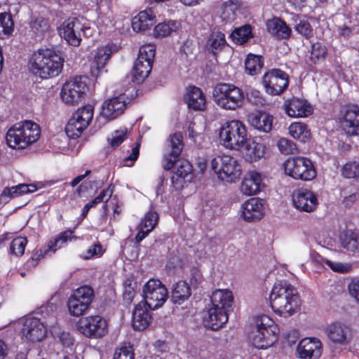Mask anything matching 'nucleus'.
Listing matches in <instances>:
<instances>
[{"mask_svg":"<svg viewBox=\"0 0 359 359\" xmlns=\"http://www.w3.org/2000/svg\"><path fill=\"white\" fill-rule=\"evenodd\" d=\"M270 303L276 313L287 318L297 311L300 306V299L294 287L287 281H280L272 288Z\"/></svg>","mask_w":359,"mask_h":359,"instance_id":"obj_1","label":"nucleus"},{"mask_svg":"<svg viewBox=\"0 0 359 359\" xmlns=\"http://www.w3.org/2000/svg\"><path fill=\"white\" fill-rule=\"evenodd\" d=\"M63 60L54 50L42 48L33 54L31 70L41 79L57 76L62 71Z\"/></svg>","mask_w":359,"mask_h":359,"instance_id":"obj_2","label":"nucleus"},{"mask_svg":"<svg viewBox=\"0 0 359 359\" xmlns=\"http://www.w3.org/2000/svg\"><path fill=\"white\" fill-rule=\"evenodd\" d=\"M39 126L32 121H25L14 124L6 135L7 144L13 149H23L36 142L40 137Z\"/></svg>","mask_w":359,"mask_h":359,"instance_id":"obj_3","label":"nucleus"},{"mask_svg":"<svg viewBox=\"0 0 359 359\" xmlns=\"http://www.w3.org/2000/svg\"><path fill=\"white\" fill-rule=\"evenodd\" d=\"M278 328L273 319L266 315L257 318L256 329L250 335V340L257 348H266L276 341Z\"/></svg>","mask_w":359,"mask_h":359,"instance_id":"obj_4","label":"nucleus"},{"mask_svg":"<svg viewBox=\"0 0 359 359\" xmlns=\"http://www.w3.org/2000/svg\"><path fill=\"white\" fill-rule=\"evenodd\" d=\"M248 138L245 125L240 121H227L219 129V139L226 149L240 151Z\"/></svg>","mask_w":359,"mask_h":359,"instance_id":"obj_5","label":"nucleus"},{"mask_svg":"<svg viewBox=\"0 0 359 359\" xmlns=\"http://www.w3.org/2000/svg\"><path fill=\"white\" fill-rule=\"evenodd\" d=\"M218 106L227 110H235L243 106L245 95L241 89L231 83H219L213 90Z\"/></svg>","mask_w":359,"mask_h":359,"instance_id":"obj_6","label":"nucleus"},{"mask_svg":"<svg viewBox=\"0 0 359 359\" xmlns=\"http://www.w3.org/2000/svg\"><path fill=\"white\" fill-rule=\"evenodd\" d=\"M211 165L219 179L226 182H235L241 174L238 161L231 156H218L212 160Z\"/></svg>","mask_w":359,"mask_h":359,"instance_id":"obj_7","label":"nucleus"},{"mask_svg":"<svg viewBox=\"0 0 359 359\" xmlns=\"http://www.w3.org/2000/svg\"><path fill=\"white\" fill-rule=\"evenodd\" d=\"M285 173L295 180H311L316 176L313 164L303 156L290 158L284 163Z\"/></svg>","mask_w":359,"mask_h":359,"instance_id":"obj_8","label":"nucleus"},{"mask_svg":"<svg viewBox=\"0 0 359 359\" xmlns=\"http://www.w3.org/2000/svg\"><path fill=\"white\" fill-rule=\"evenodd\" d=\"M144 301L149 309L155 310L161 307L168 299L165 286L158 279H149L143 286Z\"/></svg>","mask_w":359,"mask_h":359,"instance_id":"obj_9","label":"nucleus"},{"mask_svg":"<svg viewBox=\"0 0 359 359\" xmlns=\"http://www.w3.org/2000/svg\"><path fill=\"white\" fill-rule=\"evenodd\" d=\"M94 297V290L90 286L85 285L75 290L67 302L70 314L76 317L83 315L88 309Z\"/></svg>","mask_w":359,"mask_h":359,"instance_id":"obj_10","label":"nucleus"},{"mask_svg":"<svg viewBox=\"0 0 359 359\" xmlns=\"http://www.w3.org/2000/svg\"><path fill=\"white\" fill-rule=\"evenodd\" d=\"M78 330L88 338L99 339L108 332L107 320L99 315L81 318L77 324Z\"/></svg>","mask_w":359,"mask_h":359,"instance_id":"obj_11","label":"nucleus"},{"mask_svg":"<svg viewBox=\"0 0 359 359\" xmlns=\"http://www.w3.org/2000/svg\"><path fill=\"white\" fill-rule=\"evenodd\" d=\"M89 27H86L77 18L66 20L59 28V34L66 41L74 46H78L81 41V33L86 35Z\"/></svg>","mask_w":359,"mask_h":359,"instance_id":"obj_12","label":"nucleus"},{"mask_svg":"<svg viewBox=\"0 0 359 359\" xmlns=\"http://www.w3.org/2000/svg\"><path fill=\"white\" fill-rule=\"evenodd\" d=\"M88 87L81 77H75L67 81L62 86L60 95L67 104L79 103L86 95Z\"/></svg>","mask_w":359,"mask_h":359,"instance_id":"obj_13","label":"nucleus"},{"mask_svg":"<svg viewBox=\"0 0 359 359\" xmlns=\"http://www.w3.org/2000/svg\"><path fill=\"white\" fill-rule=\"evenodd\" d=\"M289 83L287 74L280 69H272L265 73L262 83L267 93L279 95L287 87Z\"/></svg>","mask_w":359,"mask_h":359,"instance_id":"obj_14","label":"nucleus"},{"mask_svg":"<svg viewBox=\"0 0 359 359\" xmlns=\"http://www.w3.org/2000/svg\"><path fill=\"white\" fill-rule=\"evenodd\" d=\"M340 127L348 135H359V107L356 105L345 106L340 110Z\"/></svg>","mask_w":359,"mask_h":359,"instance_id":"obj_15","label":"nucleus"},{"mask_svg":"<svg viewBox=\"0 0 359 359\" xmlns=\"http://www.w3.org/2000/svg\"><path fill=\"white\" fill-rule=\"evenodd\" d=\"M183 147V137L182 133H175L170 135L163 155V167L165 170H168L173 167L175 163L179 158Z\"/></svg>","mask_w":359,"mask_h":359,"instance_id":"obj_16","label":"nucleus"},{"mask_svg":"<svg viewBox=\"0 0 359 359\" xmlns=\"http://www.w3.org/2000/svg\"><path fill=\"white\" fill-rule=\"evenodd\" d=\"M46 327L39 318L27 317L23 320L21 333L22 337L31 341H40L46 335Z\"/></svg>","mask_w":359,"mask_h":359,"instance_id":"obj_17","label":"nucleus"},{"mask_svg":"<svg viewBox=\"0 0 359 359\" xmlns=\"http://www.w3.org/2000/svg\"><path fill=\"white\" fill-rule=\"evenodd\" d=\"M242 217L249 222L260 220L265 214L264 201L258 198H251L241 206Z\"/></svg>","mask_w":359,"mask_h":359,"instance_id":"obj_18","label":"nucleus"},{"mask_svg":"<svg viewBox=\"0 0 359 359\" xmlns=\"http://www.w3.org/2000/svg\"><path fill=\"white\" fill-rule=\"evenodd\" d=\"M292 197L294 206L299 210L311 212L317 207V198L309 190L298 189L294 191Z\"/></svg>","mask_w":359,"mask_h":359,"instance_id":"obj_19","label":"nucleus"},{"mask_svg":"<svg viewBox=\"0 0 359 359\" xmlns=\"http://www.w3.org/2000/svg\"><path fill=\"white\" fill-rule=\"evenodd\" d=\"M126 97L122 93L106 100L102 104V115L108 119H114L124 112Z\"/></svg>","mask_w":359,"mask_h":359,"instance_id":"obj_20","label":"nucleus"},{"mask_svg":"<svg viewBox=\"0 0 359 359\" xmlns=\"http://www.w3.org/2000/svg\"><path fill=\"white\" fill-rule=\"evenodd\" d=\"M297 352L302 359H318L322 353L321 342L316 338H304L299 341Z\"/></svg>","mask_w":359,"mask_h":359,"instance_id":"obj_21","label":"nucleus"},{"mask_svg":"<svg viewBox=\"0 0 359 359\" xmlns=\"http://www.w3.org/2000/svg\"><path fill=\"white\" fill-rule=\"evenodd\" d=\"M285 113L292 118L307 117L313 112L311 104L304 99L292 97L284 104Z\"/></svg>","mask_w":359,"mask_h":359,"instance_id":"obj_22","label":"nucleus"},{"mask_svg":"<svg viewBox=\"0 0 359 359\" xmlns=\"http://www.w3.org/2000/svg\"><path fill=\"white\" fill-rule=\"evenodd\" d=\"M229 313L212 306L203 316V323L207 327L217 330L228 321Z\"/></svg>","mask_w":359,"mask_h":359,"instance_id":"obj_23","label":"nucleus"},{"mask_svg":"<svg viewBox=\"0 0 359 359\" xmlns=\"http://www.w3.org/2000/svg\"><path fill=\"white\" fill-rule=\"evenodd\" d=\"M148 309V306L142 302L135 306L132 318V325L134 330H144L149 325L151 322V316Z\"/></svg>","mask_w":359,"mask_h":359,"instance_id":"obj_24","label":"nucleus"},{"mask_svg":"<svg viewBox=\"0 0 359 359\" xmlns=\"http://www.w3.org/2000/svg\"><path fill=\"white\" fill-rule=\"evenodd\" d=\"M175 163H177V168L171 177V181L176 189H180L186 181L189 182L191 180L192 166L186 160H177Z\"/></svg>","mask_w":359,"mask_h":359,"instance_id":"obj_25","label":"nucleus"},{"mask_svg":"<svg viewBox=\"0 0 359 359\" xmlns=\"http://www.w3.org/2000/svg\"><path fill=\"white\" fill-rule=\"evenodd\" d=\"M262 184L261 174L255 170L250 171L242 182L241 191L246 196L255 195L260 191Z\"/></svg>","mask_w":359,"mask_h":359,"instance_id":"obj_26","label":"nucleus"},{"mask_svg":"<svg viewBox=\"0 0 359 359\" xmlns=\"http://www.w3.org/2000/svg\"><path fill=\"white\" fill-rule=\"evenodd\" d=\"M233 296L229 290H216L211 295L212 306L218 307L226 313L233 309Z\"/></svg>","mask_w":359,"mask_h":359,"instance_id":"obj_27","label":"nucleus"},{"mask_svg":"<svg viewBox=\"0 0 359 359\" xmlns=\"http://www.w3.org/2000/svg\"><path fill=\"white\" fill-rule=\"evenodd\" d=\"M158 217L156 212H148L138 225V233L135 236L137 243H140L155 228Z\"/></svg>","mask_w":359,"mask_h":359,"instance_id":"obj_28","label":"nucleus"},{"mask_svg":"<svg viewBox=\"0 0 359 359\" xmlns=\"http://www.w3.org/2000/svg\"><path fill=\"white\" fill-rule=\"evenodd\" d=\"M267 31L278 39H287L290 36L291 29L285 21L273 18L266 22Z\"/></svg>","mask_w":359,"mask_h":359,"instance_id":"obj_29","label":"nucleus"},{"mask_svg":"<svg viewBox=\"0 0 359 359\" xmlns=\"http://www.w3.org/2000/svg\"><path fill=\"white\" fill-rule=\"evenodd\" d=\"M36 190V187L33 184H20L12 187H5L0 195V203H6L11 198H15L22 194L32 193Z\"/></svg>","mask_w":359,"mask_h":359,"instance_id":"obj_30","label":"nucleus"},{"mask_svg":"<svg viewBox=\"0 0 359 359\" xmlns=\"http://www.w3.org/2000/svg\"><path fill=\"white\" fill-rule=\"evenodd\" d=\"M187 99L188 107L196 111L204 110L206 106V99L199 88L190 86L187 90Z\"/></svg>","mask_w":359,"mask_h":359,"instance_id":"obj_31","label":"nucleus"},{"mask_svg":"<svg viewBox=\"0 0 359 359\" xmlns=\"http://www.w3.org/2000/svg\"><path fill=\"white\" fill-rule=\"evenodd\" d=\"M191 288L186 281L176 283L172 289L171 301L175 304L181 305L191 297Z\"/></svg>","mask_w":359,"mask_h":359,"instance_id":"obj_32","label":"nucleus"},{"mask_svg":"<svg viewBox=\"0 0 359 359\" xmlns=\"http://www.w3.org/2000/svg\"><path fill=\"white\" fill-rule=\"evenodd\" d=\"M240 151L243 153L248 161H253L264 156V146L261 143L247 138L246 143L244 144L243 147Z\"/></svg>","mask_w":359,"mask_h":359,"instance_id":"obj_33","label":"nucleus"},{"mask_svg":"<svg viewBox=\"0 0 359 359\" xmlns=\"http://www.w3.org/2000/svg\"><path fill=\"white\" fill-rule=\"evenodd\" d=\"M226 45L224 34L217 28L212 29L207 43L206 48L214 55L221 51Z\"/></svg>","mask_w":359,"mask_h":359,"instance_id":"obj_34","label":"nucleus"},{"mask_svg":"<svg viewBox=\"0 0 359 359\" xmlns=\"http://www.w3.org/2000/svg\"><path fill=\"white\" fill-rule=\"evenodd\" d=\"M155 23L154 17L147 11L139 13L132 21V27L135 32H144L150 28Z\"/></svg>","mask_w":359,"mask_h":359,"instance_id":"obj_35","label":"nucleus"},{"mask_svg":"<svg viewBox=\"0 0 359 359\" xmlns=\"http://www.w3.org/2000/svg\"><path fill=\"white\" fill-rule=\"evenodd\" d=\"M249 121L255 128L264 133H269L273 126V117L266 113L253 114L250 116Z\"/></svg>","mask_w":359,"mask_h":359,"instance_id":"obj_36","label":"nucleus"},{"mask_svg":"<svg viewBox=\"0 0 359 359\" xmlns=\"http://www.w3.org/2000/svg\"><path fill=\"white\" fill-rule=\"evenodd\" d=\"M151 68L152 63L137 57L133 69V81L142 83L149 76Z\"/></svg>","mask_w":359,"mask_h":359,"instance_id":"obj_37","label":"nucleus"},{"mask_svg":"<svg viewBox=\"0 0 359 359\" xmlns=\"http://www.w3.org/2000/svg\"><path fill=\"white\" fill-rule=\"evenodd\" d=\"M290 135L295 140L306 142L311 139V131L307 125L301 122L292 123L288 128Z\"/></svg>","mask_w":359,"mask_h":359,"instance_id":"obj_38","label":"nucleus"},{"mask_svg":"<svg viewBox=\"0 0 359 359\" xmlns=\"http://www.w3.org/2000/svg\"><path fill=\"white\" fill-rule=\"evenodd\" d=\"M342 247L348 251L359 253V236L354 232L346 231L340 234Z\"/></svg>","mask_w":359,"mask_h":359,"instance_id":"obj_39","label":"nucleus"},{"mask_svg":"<svg viewBox=\"0 0 359 359\" xmlns=\"http://www.w3.org/2000/svg\"><path fill=\"white\" fill-rule=\"evenodd\" d=\"M238 8L239 4L237 1L230 0L224 3L220 8V18L225 22L234 20L236 15V11H238Z\"/></svg>","mask_w":359,"mask_h":359,"instance_id":"obj_40","label":"nucleus"},{"mask_svg":"<svg viewBox=\"0 0 359 359\" xmlns=\"http://www.w3.org/2000/svg\"><path fill=\"white\" fill-rule=\"evenodd\" d=\"M263 64L262 56L249 54L245 62V71L250 75H256L260 72Z\"/></svg>","mask_w":359,"mask_h":359,"instance_id":"obj_41","label":"nucleus"},{"mask_svg":"<svg viewBox=\"0 0 359 359\" xmlns=\"http://www.w3.org/2000/svg\"><path fill=\"white\" fill-rule=\"evenodd\" d=\"M30 32L35 36H42L49 29V25L43 17H32L29 21Z\"/></svg>","mask_w":359,"mask_h":359,"instance_id":"obj_42","label":"nucleus"},{"mask_svg":"<svg viewBox=\"0 0 359 359\" xmlns=\"http://www.w3.org/2000/svg\"><path fill=\"white\" fill-rule=\"evenodd\" d=\"M88 126H83V121L74 116L69 121L66 126L67 135L72 138H76L81 135L83 130Z\"/></svg>","mask_w":359,"mask_h":359,"instance_id":"obj_43","label":"nucleus"},{"mask_svg":"<svg viewBox=\"0 0 359 359\" xmlns=\"http://www.w3.org/2000/svg\"><path fill=\"white\" fill-rule=\"evenodd\" d=\"M14 29V22L10 13H0V39L11 34Z\"/></svg>","mask_w":359,"mask_h":359,"instance_id":"obj_44","label":"nucleus"},{"mask_svg":"<svg viewBox=\"0 0 359 359\" xmlns=\"http://www.w3.org/2000/svg\"><path fill=\"white\" fill-rule=\"evenodd\" d=\"M112 51L109 46L99 48L95 55L93 67L100 70L104 67L107 61L110 58Z\"/></svg>","mask_w":359,"mask_h":359,"instance_id":"obj_45","label":"nucleus"},{"mask_svg":"<svg viewBox=\"0 0 359 359\" xmlns=\"http://www.w3.org/2000/svg\"><path fill=\"white\" fill-rule=\"evenodd\" d=\"M178 28L176 21L169 20L157 25L154 30V35L156 37H165Z\"/></svg>","mask_w":359,"mask_h":359,"instance_id":"obj_46","label":"nucleus"},{"mask_svg":"<svg viewBox=\"0 0 359 359\" xmlns=\"http://www.w3.org/2000/svg\"><path fill=\"white\" fill-rule=\"evenodd\" d=\"M231 36L236 43L243 44L252 37V27L249 25H245L235 29Z\"/></svg>","mask_w":359,"mask_h":359,"instance_id":"obj_47","label":"nucleus"},{"mask_svg":"<svg viewBox=\"0 0 359 359\" xmlns=\"http://www.w3.org/2000/svg\"><path fill=\"white\" fill-rule=\"evenodd\" d=\"M112 194V190L109 188L107 189H104L101 191V193L95 197L93 200L88 202L83 208L82 216L83 217H86L88 213V211L90 208L95 206L96 204L103 202L104 200L107 201L110 196Z\"/></svg>","mask_w":359,"mask_h":359,"instance_id":"obj_48","label":"nucleus"},{"mask_svg":"<svg viewBox=\"0 0 359 359\" xmlns=\"http://www.w3.org/2000/svg\"><path fill=\"white\" fill-rule=\"evenodd\" d=\"M72 231H66L62 232L53 241H50L48 243V250L55 252L57 249L62 247V245L66 243L68 241L71 240Z\"/></svg>","mask_w":359,"mask_h":359,"instance_id":"obj_49","label":"nucleus"},{"mask_svg":"<svg viewBox=\"0 0 359 359\" xmlns=\"http://www.w3.org/2000/svg\"><path fill=\"white\" fill-rule=\"evenodd\" d=\"M93 107L88 104L79 109L74 114V116H76L77 117V119L82 121L83 126H88L93 119Z\"/></svg>","mask_w":359,"mask_h":359,"instance_id":"obj_50","label":"nucleus"},{"mask_svg":"<svg viewBox=\"0 0 359 359\" xmlns=\"http://www.w3.org/2000/svg\"><path fill=\"white\" fill-rule=\"evenodd\" d=\"M342 175L348 179L359 178V163L356 161L346 163L341 169Z\"/></svg>","mask_w":359,"mask_h":359,"instance_id":"obj_51","label":"nucleus"},{"mask_svg":"<svg viewBox=\"0 0 359 359\" xmlns=\"http://www.w3.org/2000/svg\"><path fill=\"white\" fill-rule=\"evenodd\" d=\"M133 346L124 344L116 348L113 359H134Z\"/></svg>","mask_w":359,"mask_h":359,"instance_id":"obj_52","label":"nucleus"},{"mask_svg":"<svg viewBox=\"0 0 359 359\" xmlns=\"http://www.w3.org/2000/svg\"><path fill=\"white\" fill-rule=\"evenodd\" d=\"M27 241L26 238L18 237L12 241L10 245V253L15 256H21L24 254Z\"/></svg>","mask_w":359,"mask_h":359,"instance_id":"obj_53","label":"nucleus"},{"mask_svg":"<svg viewBox=\"0 0 359 359\" xmlns=\"http://www.w3.org/2000/svg\"><path fill=\"white\" fill-rule=\"evenodd\" d=\"M155 53L156 48L154 44H146L140 47L137 58L148 61L153 64Z\"/></svg>","mask_w":359,"mask_h":359,"instance_id":"obj_54","label":"nucleus"},{"mask_svg":"<svg viewBox=\"0 0 359 359\" xmlns=\"http://www.w3.org/2000/svg\"><path fill=\"white\" fill-rule=\"evenodd\" d=\"M352 329L348 325H341L338 327V344H348L353 337Z\"/></svg>","mask_w":359,"mask_h":359,"instance_id":"obj_55","label":"nucleus"},{"mask_svg":"<svg viewBox=\"0 0 359 359\" xmlns=\"http://www.w3.org/2000/svg\"><path fill=\"white\" fill-rule=\"evenodd\" d=\"M277 147L283 154H294L297 151L295 143L287 138L282 137L277 142Z\"/></svg>","mask_w":359,"mask_h":359,"instance_id":"obj_56","label":"nucleus"},{"mask_svg":"<svg viewBox=\"0 0 359 359\" xmlns=\"http://www.w3.org/2000/svg\"><path fill=\"white\" fill-rule=\"evenodd\" d=\"M326 55V48L320 43H315L312 45L311 50V60L313 63H317L323 60Z\"/></svg>","mask_w":359,"mask_h":359,"instance_id":"obj_57","label":"nucleus"},{"mask_svg":"<svg viewBox=\"0 0 359 359\" xmlns=\"http://www.w3.org/2000/svg\"><path fill=\"white\" fill-rule=\"evenodd\" d=\"M126 130H116L111 134L110 137L107 138L108 142L111 147L116 148L118 147L126 139Z\"/></svg>","mask_w":359,"mask_h":359,"instance_id":"obj_58","label":"nucleus"},{"mask_svg":"<svg viewBox=\"0 0 359 359\" xmlns=\"http://www.w3.org/2000/svg\"><path fill=\"white\" fill-rule=\"evenodd\" d=\"M295 30L301 35L309 39L313 36V29L310 23L306 20H300L294 27Z\"/></svg>","mask_w":359,"mask_h":359,"instance_id":"obj_59","label":"nucleus"},{"mask_svg":"<svg viewBox=\"0 0 359 359\" xmlns=\"http://www.w3.org/2000/svg\"><path fill=\"white\" fill-rule=\"evenodd\" d=\"M246 98L248 100L256 105H262L264 103V99L262 97L260 92L254 88H248L246 91Z\"/></svg>","mask_w":359,"mask_h":359,"instance_id":"obj_60","label":"nucleus"},{"mask_svg":"<svg viewBox=\"0 0 359 359\" xmlns=\"http://www.w3.org/2000/svg\"><path fill=\"white\" fill-rule=\"evenodd\" d=\"M104 252L102 246L100 244H94L89 247L86 254L81 255L84 259H89L94 257H101Z\"/></svg>","mask_w":359,"mask_h":359,"instance_id":"obj_61","label":"nucleus"},{"mask_svg":"<svg viewBox=\"0 0 359 359\" xmlns=\"http://www.w3.org/2000/svg\"><path fill=\"white\" fill-rule=\"evenodd\" d=\"M15 359H45L40 356L39 352L37 350H30L27 353L23 352L18 353Z\"/></svg>","mask_w":359,"mask_h":359,"instance_id":"obj_62","label":"nucleus"},{"mask_svg":"<svg viewBox=\"0 0 359 359\" xmlns=\"http://www.w3.org/2000/svg\"><path fill=\"white\" fill-rule=\"evenodd\" d=\"M203 280V276L200 271L194 269L191 271V277L189 279L190 284L193 287H197Z\"/></svg>","mask_w":359,"mask_h":359,"instance_id":"obj_63","label":"nucleus"},{"mask_svg":"<svg viewBox=\"0 0 359 359\" xmlns=\"http://www.w3.org/2000/svg\"><path fill=\"white\" fill-rule=\"evenodd\" d=\"M350 294L359 302V280H353L348 286Z\"/></svg>","mask_w":359,"mask_h":359,"instance_id":"obj_64","label":"nucleus"}]
</instances>
